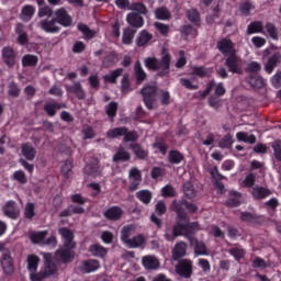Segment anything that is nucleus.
I'll return each mask as SVG.
<instances>
[{"label":"nucleus","instance_id":"f257e3e1","mask_svg":"<svg viewBox=\"0 0 281 281\" xmlns=\"http://www.w3.org/2000/svg\"><path fill=\"white\" fill-rule=\"evenodd\" d=\"M43 257L45 266L38 273H36V271L41 259L36 255H30L27 257V270L32 281H43L45 278H49V276H54V273H56V265L52 263V254L43 252Z\"/></svg>","mask_w":281,"mask_h":281},{"label":"nucleus","instance_id":"f03ea898","mask_svg":"<svg viewBox=\"0 0 281 281\" xmlns=\"http://www.w3.org/2000/svg\"><path fill=\"white\" fill-rule=\"evenodd\" d=\"M171 210L173 212H177L178 221L177 225L173 226L172 232L170 229H167L165 233V238L169 243L175 241L178 236H188V234H192L193 232L192 226H190V224L188 223V218H186V215H183L177 202H172Z\"/></svg>","mask_w":281,"mask_h":281},{"label":"nucleus","instance_id":"7ed1b4c3","mask_svg":"<svg viewBox=\"0 0 281 281\" xmlns=\"http://www.w3.org/2000/svg\"><path fill=\"white\" fill-rule=\"evenodd\" d=\"M217 48L224 56H228L226 59V67L233 74H240V65L238 64V57H236V49H234V43L232 41L224 38L217 43Z\"/></svg>","mask_w":281,"mask_h":281},{"label":"nucleus","instance_id":"20e7f679","mask_svg":"<svg viewBox=\"0 0 281 281\" xmlns=\"http://www.w3.org/2000/svg\"><path fill=\"white\" fill-rule=\"evenodd\" d=\"M59 234L64 240V247L56 251V258L61 260L63 262H69L71 258H74V247H76V243H74V233L68 228H59Z\"/></svg>","mask_w":281,"mask_h":281},{"label":"nucleus","instance_id":"39448f33","mask_svg":"<svg viewBox=\"0 0 281 281\" xmlns=\"http://www.w3.org/2000/svg\"><path fill=\"white\" fill-rule=\"evenodd\" d=\"M144 64L147 69H161L164 74H168V69H170V55H164L161 61L155 57H147L144 59Z\"/></svg>","mask_w":281,"mask_h":281},{"label":"nucleus","instance_id":"423d86ee","mask_svg":"<svg viewBox=\"0 0 281 281\" xmlns=\"http://www.w3.org/2000/svg\"><path fill=\"white\" fill-rule=\"evenodd\" d=\"M142 93L147 109H153V105L157 100V98L155 97V93H157V86H155V83L145 86L142 89Z\"/></svg>","mask_w":281,"mask_h":281},{"label":"nucleus","instance_id":"0eeeda50","mask_svg":"<svg viewBox=\"0 0 281 281\" xmlns=\"http://www.w3.org/2000/svg\"><path fill=\"white\" fill-rule=\"evenodd\" d=\"M176 273L181 278H190L192 276V261L190 259H182L176 267Z\"/></svg>","mask_w":281,"mask_h":281},{"label":"nucleus","instance_id":"6e6552de","mask_svg":"<svg viewBox=\"0 0 281 281\" xmlns=\"http://www.w3.org/2000/svg\"><path fill=\"white\" fill-rule=\"evenodd\" d=\"M173 203L178 204L179 210L182 212V215L186 216L189 227H191L192 232H196L199 229V224L198 223H190V220L188 218V215L183 212V207L188 210L189 212H196V205L190 202H177L173 201Z\"/></svg>","mask_w":281,"mask_h":281},{"label":"nucleus","instance_id":"1a4fd4ad","mask_svg":"<svg viewBox=\"0 0 281 281\" xmlns=\"http://www.w3.org/2000/svg\"><path fill=\"white\" fill-rule=\"evenodd\" d=\"M55 21L59 23V25H64V27H69L74 20L70 18L69 13H67V9L59 8L55 11Z\"/></svg>","mask_w":281,"mask_h":281},{"label":"nucleus","instance_id":"9d476101","mask_svg":"<svg viewBox=\"0 0 281 281\" xmlns=\"http://www.w3.org/2000/svg\"><path fill=\"white\" fill-rule=\"evenodd\" d=\"M139 183H142V171L134 167L130 170V190L135 192L139 188Z\"/></svg>","mask_w":281,"mask_h":281},{"label":"nucleus","instance_id":"9b49d317","mask_svg":"<svg viewBox=\"0 0 281 281\" xmlns=\"http://www.w3.org/2000/svg\"><path fill=\"white\" fill-rule=\"evenodd\" d=\"M281 63V53L277 52L272 54L265 64L266 74H273V69Z\"/></svg>","mask_w":281,"mask_h":281},{"label":"nucleus","instance_id":"f8f14e48","mask_svg":"<svg viewBox=\"0 0 281 281\" xmlns=\"http://www.w3.org/2000/svg\"><path fill=\"white\" fill-rule=\"evenodd\" d=\"M79 269L82 273H93V271L100 269V261L95 259L86 260L80 265Z\"/></svg>","mask_w":281,"mask_h":281},{"label":"nucleus","instance_id":"ddd939ff","mask_svg":"<svg viewBox=\"0 0 281 281\" xmlns=\"http://www.w3.org/2000/svg\"><path fill=\"white\" fill-rule=\"evenodd\" d=\"M126 22L128 23V25H131L132 27H144V18L142 15H139V13L137 12H131L126 15Z\"/></svg>","mask_w":281,"mask_h":281},{"label":"nucleus","instance_id":"4468645a","mask_svg":"<svg viewBox=\"0 0 281 281\" xmlns=\"http://www.w3.org/2000/svg\"><path fill=\"white\" fill-rule=\"evenodd\" d=\"M3 214L8 216V218H18L21 211L16 207V203L14 201H9L3 206Z\"/></svg>","mask_w":281,"mask_h":281},{"label":"nucleus","instance_id":"2eb2a0df","mask_svg":"<svg viewBox=\"0 0 281 281\" xmlns=\"http://www.w3.org/2000/svg\"><path fill=\"white\" fill-rule=\"evenodd\" d=\"M151 41H153V34H150L146 30H143L138 33L135 43L137 47H146L150 44Z\"/></svg>","mask_w":281,"mask_h":281},{"label":"nucleus","instance_id":"dca6fc26","mask_svg":"<svg viewBox=\"0 0 281 281\" xmlns=\"http://www.w3.org/2000/svg\"><path fill=\"white\" fill-rule=\"evenodd\" d=\"M1 265L4 273H12L14 271V266L12 265V256L10 251L5 250L2 254Z\"/></svg>","mask_w":281,"mask_h":281},{"label":"nucleus","instance_id":"f3484780","mask_svg":"<svg viewBox=\"0 0 281 281\" xmlns=\"http://www.w3.org/2000/svg\"><path fill=\"white\" fill-rule=\"evenodd\" d=\"M143 266L148 271H153L159 267V259L153 255H147L142 259Z\"/></svg>","mask_w":281,"mask_h":281},{"label":"nucleus","instance_id":"a211bd4d","mask_svg":"<svg viewBox=\"0 0 281 281\" xmlns=\"http://www.w3.org/2000/svg\"><path fill=\"white\" fill-rule=\"evenodd\" d=\"M2 58L8 67H14L15 56L14 49H12V47L5 46L2 48Z\"/></svg>","mask_w":281,"mask_h":281},{"label":"nucleus","instance_id":"6ab92c4d","mask_svg":"<svg viewBox=\"0 0 281 281\" xmlns=\"http://www.w3.org/2000/svg\"><path fill=\"white\" fill-rule=\"evenodd\" d=\"M191 246L194 247V252L196 256H207V248L203 241L196 240L194 237H189Z\"/></svg>","mask_w":281,"mask_h":281},{"label":"nucleus","instance_id":"aec40b11","mask_svg":"<svg viewBox=\"0 0 281 281\" xmlns=\"http://www.w3.org/2000/svg\"><path fill=\"white\" fill-rule=\"evenodd\" d=\"M40 27L44 30V32L54 34L60 30L58 25H56V20H43L40 22Z\"/></svg>","mask_w":281,"mask_h":281},{"label":"nucleus","instance_id":"412c9836","mask_svg":"<svg viewBox=\"0 0 281 281\" xmlns=\"http://www.w3.org/2000/svg\"><path fill=\"white\" fill-rule=\"evenodd\" d=\"M144 243H146V237L144 235H136L130 238V240L125 244V247H127V249H137L142 247Z\"/></svg>","mask_w":281,"mask_h":281},{"label":"nucleus","instance_id":"4be33fe9","mask_svg":"<svg viewBox=\"0 0 281 281\" xmlns=\"http://www.w3.org/2000/svg\"><path fill=\"white\" fill-rule=\"evenodd\" d=\"M122 209L117 206L110 207L104 212V216L109 221H119V218H122Z\"/></svg>","mask_w":281,"mask_h":281},{"label":"nucleus","instance_id":"5701e85b","mask_svg":"<svg viewBox=\"0 0 281 281\" xmlns=\"http://www.w3.org/2000/svg\"><path fill=\"white\" fill-rule=\"evenodd\" d=\"M21 150L25 159L29 161H34V158L36 157V149L31 144H23L21 146Z\"/></svg>","mask_w":281,"mask_h":281},{"label":"nucleus","instance_id":"b1692460","mask_svg":"<svg viewBox=\"0 0 281 281\" xmlns=\"http://www.w3.org/2000/svg\"><path fill=\"white\" fill-rule=\"evenodd\" d=\"M89 251L92 256H95L97 258H104L106 254H109V250H106V248L99 244L91 245Z\"/></svg>","mask_w":281,"mask_h":281},{"label":"nucleus","instance_id":"393cba45","mask_svg":"<svg viewBox=\"0 0 281 281\" xmlns=\"http://www.w3.org/2000/svg\"><path fill=\"white\" fill-rule=\"evenodd\" d=\"M15 34L18 35V43L20 45H25V43H27V33H25V26L23 24H16Z\"/></svg>","mask_w":281,"mask_h":281},{"label":"nucleus","instance_id":"a878e982","mask_svg":"<svg viewBox=\"0 0 281 281\" xmlns=\"http://www.w3.org/2000/svg\"><path fill=\"white\" fill-rule=\"evenodd\" d=\"M134 232H135L134 225H127L121 229V240H122L123 245H125L127 241L131 240V235Z\"/></svg>","mask_w":281,"mask_h":281},{"label":"nucleus","instance_id":"bb28decb","mask_svg":"<svg viewBox=\"0 0 281 281\" xmlns=\"http://www.w3.org/2000/svg\"><path fill=\"white\" fill-rule=\"evenodd\" d=\"M124 72V70L122 68H117L114 71H111L110 74L103 76V80L104 82H110L111 85H115V82H117V78H120V76H122V74Z\"/></svg>","mask_w":281,"mask_h":281},{"label":"nucleus","instance_id":"cd10ccee","mask_svg":"<svg viewBox=\"0 0 281 281\" xmlns=\"http://www.w3.org/2000/svg\"><path fill=\"white\" fill-rule=\"evenodd\" d=\"M188 249V246L186 245V243L180 241L178 244H176L175 248H173V258L177 260L179 258H183V256H186V250Z\"/></svg>","mask_w":281,"mask_h":281},{"label":"nucleus","instance_id":"c85d7f7f","mask_svg":"<svg viewBox=\"0 0 281 281\" xmlns=\"http://www.w3.org/2000/svg\"><path fill=\"white\" fill-rule=\"evenodd\" d=\"M35 12H36V9H34V7L30 4L24 5L21 11L22 21H31Z\"/></svg>","mask_w":281,"mask_h":281},{"label":"nucleus","instance_id":"c756f323","mask_svg":"<svg viewBox=\"0 0 281 281\" xmlns=\"http://www.w3.org/2000/svg\"><path fill=\"white\" fill-rule=\"evenodd\" d=\"M68 93H75L79 100L85 99V90H82V86L80 83H75L72 86H66Z\"/></svg>","mask_w":281,"mask_h":281},{"label":"nucleus","instance_id":"7c9ffc66","mask_svg":"<svg viewBox=\"0 0 281 281\" xmlns=\"http://www.w3.org/2000/svg\"><path fill=\"white\" fill-rule=\"evenodd\" d=\"M236 138L238 142H244L245 144H256V135H249L247 132H238Z\"/></svg>","mask_w":281,"mask_h":281},{"label":"nucleus","instance_id":"2f4dec72","mask_svg":"<svg viewBox=\"0 0 281 281\" xmlns=\"http://www.w3.org/2000/svg\"><path fill=\"white\" fill-rule=\"evenodd\" d=\"M271 195V191L265 189L262 187L254 188L252 189V196L255 199H267V196Z\"/></svg>","mask_w":281,"mask_h":281},{"label":"nucleus","instance_id":"473e14b6","mask_svg":"<svg viewBox=\"0 0 281 281\" xmlns=\"http://www.w3.org/2000/svg\"><path fill=\"white\" fill-rule=\"evenodd\" d=\"M136 196L139 199V201H142V203H145L146 205H148V203H150L153 200V193L148 190L138 191Z\"/></svg>","mask_w":281,"mask_h":281},{"label":"nucleus","instance_id":"72a5a7b5","mask_svg":"<svg viewBox=\"0 0 281 281\" xmlns=\"http://www.w3.org/2000/svg\"><path fill=\"white\" fill-rule=\"evenodd\" d=\"M241 199L243 196L240 195V193L232 191L231 198L227 201V205H229V207H237V205H240Z\"/></svg>","mask_w":281,"mask_h":281},{"label":"nucleus","instance_id":"f704fd0d","mask_svg":"<svg viewBox=\"0 0 281 281\" xmlns=\"http://www.w3.org/2000/svg\"><path fill=\"white\" fill-rule=\"evenodd\" d=\"M78 30L81 32V34H83V38H86V41H89L95 36V31H91L90 27L85 24H79Z\"/></svg>","mask_w":281,"mask_h":281},{"label":"nucleus","instance_id":"c9c22d12","mask_svg":"<svg viewBox=\"0 0 281 281\" xmlns=\"http://www.w3.org/2000/svg\"><path fill=\"white\" fill-rule=\"evenodd\" d=\"M126 133H127L126 127H116L108 131V137H110L111 139H114L115 137H122L126 135Z\"/></svg>","mask_w":281,"mask_h":281},{"label":"nucleus","instance_id":"e433bc0d","mask_svg":"<svg viewBox=\"0 0 281 281\" xmlns=\"http://www.w3.org/2000/svg\"><path fill=\"white\" fill-rule=\"evenodd\" d=\"M45 236H47V231L33 233V234H31V240H32V243H35L36 245L44 244Z\"/></svg>","mask_w":281,"mask_h":281},{"label":"nucleus","instance_id":"4c0bfd02","mask_svg":"<svg viewBox=\"0 0 281 281\" xmlns=\"http://www.w3.org/2000/svg\"><path fill=\"white\" fill-rule=\"evenodd\" d=\"M128 159H131V154L124 148H120L113 157V161H128Z\"/></svg>","mask_w":281,"mask_h":281},{"label":"nucleus","instance_id":"58836bf2","mask_svg":"<svg viewBox=\"0 0 281 281\" xmlns=\"http://www.w3.org/2000/svg\"><path fill=\"white\" fill-rule=\"evenodd\" d=\"M155 16L156 19L160 20V21H168V19H170V11H168V9L161 7L158 8L155 11Z\"/></svg>","mask_w":281,"mask_h":281},{"label":"nucleus","instance_id":"ea45409f","mask_svg":"<svg viewBox=\"0 0 281 281\" xmlns=\"http://www.w3.org/2000/svg\"><path fill=\"white\" fill-rule=\"evenodd\" d=\"M212 74V68L205 67H193L192 75L199 76L200 78H205V76H210Z\"/></svg>","mask_w":281,"mask_h":281},{"label":"nucleus","instance_id":"a19ab883","mask_svg":"<svg viewBox=\"0 0 281 281\" xmlns=\"http://www.w3.org/2000/svg\"><path fill=\"white\" fill-rule=\"evenodd\" d=\"M61 108L63 106H60V104L52 102L46 103L44 106L47 115H50V117H54L56 115V111L60 110Z\"/></svg>","mask_w":281,"mask_h":281},{"label":"nucleus","instance_id":"79ce46f5","mask_svg":"<svg viewBox=\"0 0 281 281\" xmlns=\"http://www.w3.org/2000/svg\"><path fill=\"white\" fill-rule=\"evenodd\" d=\"M134 155H136V157H138V159H146V157H148V151L144 150V148H142V146L137 145V144H133L131 146Z\"/></svg>","mask_w":281,"mask_h":281},{"label":"nucleus","instance_id":"37998d69","mask_svg":"<svg viewBox=\"0 0 281 281\" xmlns=\"http://www.w3.org/2000/svg\"><path fill=\"white\" fill-rule=\"evenodd\" d=\"M36 205L34 203L29 202L24 209V216L25 218L32 220L34 216H36Z\"/></svg>","mask_w":281,"mask_h":281},{"label":"nucleus","instance_id":"c03bdc74","mask_svg":"<svg viewBox=\"0 0 281 281\" xmlns=\"http://www.w3.org/2000/svg\"><path fill=\"white\" fill-rule=\"evenodd\" d=\"M133 38H135V33L131 29H125L123 32V44L131 45L133 43Z\"/></svg>","mask_w":281,"mask_h":281},{"label":"nucleus","instance_id":"a18cd8bd","mask_svg":"<svg viewBox=\"0 0 281 281\" xmlns=\"http://www.w3.org/2000/svg\"><path fill=\"white\" fill-rule=\"evenodd\" d=\"M135 76L139 82H143V80H146V72L144 71V68H142V64L139 61L135 63Z\"/></svg>","mask_w":281,"mask_h":281},{"label":"nucleus","instance_id":"49530a36","mask_svg":"<svg viewBox=\"0 0 281 281\" xmlns=\"http://www.w3.org/2000/svg\"><path fill=\"white\" fill-rule=\"evenodd\" d=\"M249 85H251L255 89H262V87H265V79H262L260 76L250 77Z\"/></svg>","mask_w":281,"mask_h":281},{"label":"nucleus","instance_id":"de8ad7c7","mask_svg":"<svg viewBox=\"0 0 281 281\" xmlns=\"http://www.w3.org/2000/svg\"><path fill=\"white\" fill-rule=\"evenodd\" d=\"M37 63H38V58H36V56H34V55H25L22 58V65L24 67H33Z\"/></svg>","mask_w":281,"mask_h":281},{"label":"nucleus","instance_id":"09e8293b","mask_svg":"<svg viewBox=\"0 0 281 281\" xmlns=\"http://www.w3.org/2000/svg\"><path fill=\"white\" fill-rule=\"evenodd\" d=\"M262 32V22H252L248 25L247 34H258Z\"/></svg>","mask_w":281,"mask_h":281},{"label":"nucleus","instance_id":"8fccbe9b","mask_svg":"<svg viewBox=\"0 0 281 281\" xmlns=\"http://www.w3.org/2000/svg\"><path fill=\"white\" fill-rule=\"evenodd\" d=\"M183 192L188 199H194L196 196V190L194 189V186L190 182H187L183 187Z\"/></svg>","mask_w":281,"mask_h":281},{"label":"nucleus","instance_id":"3c124183","mask_svg":"<svg viewBox=\"0 0 281 281\" xmlns=\"http://www.w3.org/2000/svg\"><path fill=\"white\" fill-rule=\"evenodd\" d=\"M71 168L74 166L71 165V161L67 160L61 165V175L66 178L69 179L71 177Z\"/></svg>","mask_w":281,"mask_h":281},{"label":"nucleus","instance_id":"603ef678","mask_svg":"<svg viewBox=\"0 0 281 281\" xmlns=\"http://www.w3.org/2000/svg\"><path fill=\"white\" fill-rule=\"evenodd\" d=\"M187 16L191 23H194L195 25H199V21H201V18L199 16V11L195 9H191L187 12Z\"/></svg>","mask_w":281,"mask_h":281},{"label":"nucleus","instance_id":"864d4df0","mask_svg":"<svg viewBox=\"0 0 281 281\" xmlns=\"http://www.w3.org/2000/svg\"><path fill=\"white\" fill-rule=\"evenodd\" d=\"M169 161L171 164H181V161H183V155L177 150H172L169 154Z\"/></svg>","mask_w":281,"mask_h":281},{"label":"nucleus","instance_id":"5fc2aeb1","mask_svg":"<svg viewBox=\"0 0 281 281\" xmlns=\"http://www.w3.org/2000/svg\"><path fill=\"white\" fill-rule=\"evenodd\" d=\"M252 267H255V269H267V267H271V263H267L262 258L256 257L252 260Z\"/></svg>","mask_w":281,"mask_h":281},{"label":"nucleus","instance_id":"6e6d98bb","mask_svg":"<svg viewBox=\"0 0 281 281\" xmlns=\"http://www.w3.org/2000/svg\"><path fill=\"white\" fill-rule=\"evenodd\" d=\"M132 12H136V14H148V9L146 8V5H144V3H134L132 4Z\"/></svg>","mask_w":281,"mask_h":281},{"label":"nucleus","instance_id":"4d7b16f0","mask_svg":"<svg viewBox=\"0 0 281 281\" xmlns=\"http://www.w3.org/2000/svg\"><path fill=\"white\" fill-rule=\"evenodd\" d=\"M256 183V176L254 173L248 175L241 182L243 188H254Z\"/></svg>","mask_w":281,"mask_h":281},{"label":"nucleus","instance_id":"13d9d810","mask_svg":"<svg viewBox=\"0 0 281 281\" xmlns=\"http://www.w3.org/2000/svg\"><path fill=\"white\" fill-rule=\"evenodd\" d=\"M232 144H234V139L231 135H226L222 138L218 146L220 148H232Z\"/></svg>","mask_w":281,"mask_h":281},{"label":"nucleus","instance_id":"bf43d9fd","mask_svg":"<svg viewBox=\"0 0 281 281\" xmlns=\"http://www.w3.org/2000/svg\"><path fill=\"white\" fill-rule=\"evenodd\" d=\"M266 31L273 41H278V29H276V25L271 23L266 24Z\"/></svg>","mask_w":281,"mask_h":281},{"label":"nucleus","instance_id":"052dcab7","mask_svg":"<svg viewBox=\"0 0 281 281\" xmlns=\"http://www.w3.org/2000/svg\"><path fill=\"white\" fill-rule=\"evenodd\" d=\"M182 36L183 38H188V36H191V38H194V36H196V30H194L190 25H186L182 29Z\"/></svg>","mask_w":281,"mask_h":281},{"label":"nucleus","instance_id":"680f3d73","mask_svg":"<svg viewBox=\"0 0 281 281\" xmlns=\"http://www.w3.org/2000/svg\"><path fill=\"white\" fill-rule=\"evenodd\" d=\"M180 85H182V87H184L186 89H189L190 91H196V89H199V86L192 83L190 79H186V78L180 79Z\"/></svg>","mask_w":281,"mask_h":281},{"label":"nucleus","instance_id":"e2e57ef3","mask_svg":"<svg viewBox=\"0 0 281 281\" xmlns=\"http://www.w3.org/2000/svg\"><path fill=\"white\" fill-rule=\"evenodd\" d=\"M272 149H273L276 159H278V161H281V142L274 140L272 143Z\"/></svg>","mask_w":281,"mask_h":281},{"label":"nucleus","instance_id":"0e129e2a","mask_svg":"<svg viewBox=\"0 0 281 281\" xmlns=\"http://www.w3.org/2000/svg\"><path fill=\"white\" fill-rule=\"evenodd\" d=\"M209 233L211 236H214L215 238H225V233L218 228V226H211L209 228Z\"/></svg>","mask_w":281,"mask_h":281},{"label":"nucleus","instance_id":"69168bd1","mask_svg":"<svg viewBox=\"0 0 281 281\" xmlns=\"http://www.w3.org/2000/svg\"><path fill=\"white\" fill-rule=\"evenodd\" d=\"M229 254L235 258V260H243L245 257V250L241 248H232Z\"/></svg>","mask_w":281,"mask_h":281},{"label":"nucleus","instance_id":"338daca9","mask_svg":"<svg viewBox=\"0 0 281 281\" xmlns=\"http://www.w3.org/2000/svg\"><path fill=\"white\" fill-rule=\"evenodd\" d=\"M106 113H108L109 117H115V114L117 113V103L111 102L106 106Z\"/></svg>","mask_w":281,"mask_h":281},{"label":"nucleus","instance_id":"774afa93","mask_svg":"<svg viewBox=\"0 0 281 281\" xmlns=\"http://www.w3.org/2000/svg\"><path fill=\"white\" fill-rule=\"evenodd\" d=\"M162 196H175V188L172 186L167 184L161 189Z\"/></svg>","mask_w":281,"mask_h":281}]
</instances>
